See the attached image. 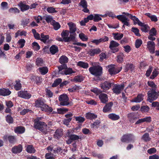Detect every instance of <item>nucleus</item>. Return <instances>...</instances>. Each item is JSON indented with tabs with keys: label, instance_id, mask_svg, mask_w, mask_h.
Returning a JSON list of instances; mask_svg holds the SVG:
<instances>
[{
	"label": "nucleus",
	"instance_id": "nucleus-49",
	"mask_svg": "<svg viewBox=\"0 0 159 159\" xmlns=\"http://www.w3.org/2000/svg\"><path fill=\"white\" fill-rule=\"evenodd\" d=\"M36 64L38 66H42L43 63V61L41 58H38L36 60Z\"/></svg>",
	"mask_w": 159,
	"mask_h": 159
},
{
	"label": "nucleus",
	"instance_id": "nucleus-46",
	"mask_svg": "<svg viewBox=\"0 0 159 159\" xmlns=\"http://www.w3.org/2000/svg\"><path fill=\"white\" fill-rule=\"evenodd\" d=\"M62 81V80L60 78H58L56 79L54 81V82L52 85L53 87H56Z\"/></svg>",
	"mask_w": 159,
	"mask_h": 159
},
{
	"label": "nucleus",
	"instance_id": "nucleus-52",
	"mask_svg": "<svg viewBox=\"0 0 159 159\" xmlns=\"http://www.w3.org/2000/svg\"><path fill=\"white\" fill-rule=\"evenodd\" d=\"M142 43V41L141 40L138 39L136 40L135 46L136 48H139Z\"/></svg>",
	"mask_w": 159,
	"mask_h": 159
},
{
	"label": "nucleus",
	"instance_id": "nucleus-56",
	"mask_svg": "<svg viewBox=\"0 0 159 159\" xmlns=\"http://www.w3.org/2000/svg\"><path fill=\"white\" fill-rule=\"evenodd\" d=\"M100 16L102 17H105L107 16L111 17L112 18L116 17V16L112 12H108L103 15H101Z\"/></svg>",
	"mask_w": 159,
	"mask_h": 159
},
{
	"label": "nucleus",
	"instance_id": "nucleus-31",
	"mask_svg": "<svg viewBox=\"0 0 159 159\" xmlns=\"http://www.w3.org/2000/svg\"><path fill=\"white\" fill-rule=\"evenodd\" d=\"M39 70L41 74L43 75L46 74L48 72V69L46 66L40 67Z\"/></svg>",
	"mask_w": 159,
	"mask_h": 159
},
{
	"label": "nucleus",
	"instance_id": "nucleus-39",
	"mask_svg": "<svg viewBox=\"0 0 159 159\" xmlns=\"http://www.w3.org/2000/svg\"><path fill=\"white\" fill-rule=\"evenodd\" d=\"M52 25L53 26V28L55 30H58L61 27L60 24L55 20L52 21Z\"/></svg>",
	"mask_w": 159,
	"mask_h": 159
},
{
	"label": "nucleus",
	"instance_id": "nucleus-2",
	"mask_svg": "<svg viewBox=\"0 0 159 159\" xmlns=\"http://www.w3.org/2000/svg\"><path fill=\"white\" fill-rule=\"evenodd\" d=\"M90 73L97 77V80H100L102 79L100 77L102 73V68L99 66H96L89 68Z\"/></svg>",
	"mask_w": 159,
	"mask_h": 159
},
{
	"label": "nucleus",
	"instance_id": "nucleus-13",
	"mask_svg": "<svg viewBox=\"0 0 159 159\" xmlns=\"http://www.w3.org/2000/svg\"><path fill=\"white\" fill-rule=\"evenodd\" d=\"M79 5L82 6L83 9L82 11L85 13H89V10L87 8V3L86 0H82L79 3Z\"/></svg>",
	"mask_w": 159,
	"mask_h": 159
},
{
	"label": "nucleus",
	"instance_id": "nucleus-53",
	"mask_svg": "<svg viewBox=\"0 0 159 159\" xmlns=\"http://www.w3.org/2000/svg\"><path fill=\"white\" fill-rule=\"evenodd\" d=\"M79 89L80 88L79 86L75 85L71 88L69 89L68 90L70 92H73L79 90Z\"/></svg>",
	"mask_w": 159,
	"mask_h": 159
},
{
	"label": "nucleus",
	"instance_id": "nucleus-3",
	"mask_svg": "<svg viewBox=\"0 0 159 159\" xmlns=\"http://www.w3.org/2000/svg\"><path fill=\"white\" fill-rule=\"evenodd\" d=\"M148 101L150 102L156 100L159 96V91L157 90L150 89L148 92Z\"/></svg>",
	"mask_w": 159,
	"mask_h": 159
},
{
	"label": "nucleus",
	"instance_id": "nucleus-6",
	"mask_svg": "<svg viewBox=\"0 0 159 159\" xmlns=\"http://www.w3.org/2000/svg\"><path fill=\"white\" fill-rule=\"evenodd\" d=\"M119 45V44L116 41L111 40L110 42L109 48L113 53H115L119 51V49L117 47Z\"/></svg>",
	"mask_w": 159,
	"mask_h": 159
},
{
	"label": "nucleus",
	"instance_id": "nucleus-32",
	"mask_svg": "<svg viewBox=\"0 0 159 159\" xmlns=\"http://www.w3.org/2000/svg\"><path fill=\"white\" fill-rule=\"evenodd\" d=\"M141 139L145 142L150 141L151 138L150 137L149 134L148 133H146L142 136Z\"/></svg>",
	"mask_w": 159,
	"mask_h": 159
},
{
	"label": "nucleus",
	"instance_id": "nucleus-37",
	"mask_svg": "<svg viewBox=\"0 0 159 159\" xmlns=\"http://www.w3.org/2000/svg\"><path fill=\"white\" fill-rule=\"evenodd\" d=\"M27 152L30 153H34L35 150L32 145H29L27 146L26 148Z\"/></svg>",
	"mask_w": 159,
	"mask_h": 159
},
{
	"label": "nucleus",
	"instance_id": "nucleus-38",
	"mask_svg": "<svg viewBox=\"0 0 159 159\" xmlns=\"http://www.w3.org/2000/svg\"><path fill=\"white\" fill-rule=\"evenodd\" d=\"M62 135V131L61 129H57L54 135V137L57 139L61 137Z\"/></svg>",
	"mask_w": 159,
	"mask_h": 159
},
{
	"label": "nucleus",
	"instance_id": "nucleus-4",
	"mask_svg": "<svg viewBox=\"0 0 159 159\" xmlns=\"http://www.w3.org/2000/svg\"><path fill=\"white\" fill-rule=\"evenodd\" d=\"M59 100L60 102V104L61 106H67L70 104L69 98L66 94L60 95L59 97Z\"/></svg>",
	"mask_w": 159,
	"mask_h": 159
},
{
	"label": "nucleus",
	"instance_id": "nucleus-30",
	"mask_svg": "<svg viewBox=\"0 0 159 159\" xmlns=\"http://www.w3.org/2000/svg\"><path fill=\"white\" fill-rule=\"evenodd\" d=\"M141 26V30L144 32H147L149 30V26L145 24L144 23H142V24L141 25H139Z\"/></svg>",
	"mask_w": 159,
	"mask_h": 159
},
{
	"label": "nucleus",
	"instance_id": "nucleus-36",
	"mask_svg": "<svg viewBox=\"0 0 159 159\" xmlns=\"http://www.w3.org/2000/svg\"><path fill=\"white\" fill-rule=\"evenodd\" d=\"M58 73L59 74H61V73H63V71H62L63 70H66L67 68V66L66 64H62V65H61L60 66H58Z\"/></svg>",
	"mask_w": 159,
	"mask_h": 159
},
{
	"label": "nucleus",
	"instance_id": "nucleus-15",
	"mask_svg": "<svg viewBox=\"0 0 159 159\" xmlns=\"http://www.w3.org/2000/svg\"><path fill=\"white\" fill-rule=\"evenodd\" d=\"M67 24L69 27V33L70 34L76 33L75 32L76 30V25L72 22L68 23Z\"/></svg>",
	"mask_w": 159,
	"mask_h": 159
},
{
	"label": "nucleus",
	"instance_id": "nucleus-35",
	"mask_svg": "<svg viewBox=\"0 0 159 159\" xmlns=\"http://www.w3.org/2000/svg\"><path fill=\"white\" fill-rule=\"evenodd\" d=\"M148 84L149 86L151 88L150 89L157 90V86L153 81H148Z\"/></svg>",
	"mask_w": 159,
	"mask_h": 159
},
{
	"label": "nucleus",
	"instance_id": "nucleus-1",
	"mask_svg": "<svg viewBox=\"0 0 159 159\" xmlns=\"http://www.w3.org/2000/svg\"><path fill=\"white\" fill-rule=\"evenodd\" d=\"M40 118H38L34 120V127L44 134H47L49 130L48 127L46 123L39 121Z\"/></svg>",
	"mask_w": 159,
	"mask_h": 159
},
{
	"label": "nucleus",
	"instance_id": "nucleus-5",
	"mask_svg": "<svg viewBox=\"0 0 159 159\" xmlns=\"http://www.w3.org/2000/svg\"><path fill=\"white\" fill-rule=\"evenodd\" d=\"M114 84L113 83H110L106 81L100 84V87L102 89V92H106L111 87V85Z\"/></svg>",
	"mask_w": 159,
	"mask_h": 159
},
{
	"label": "nucleus",
	"instance_id": "nucleus-64",
	"mask_svg": "<svg viewBox=\"0 0 159 159\" xmlns=\"http://www.w3.org/2000/svg\"><path fill=\"white\" fill-rule=\"evenodd\" d=\"M16 84L14 86V88L16 90H20L21 88V84L19 82H17V81H16Z\"/></svg>",
	"mask_w": 159,
	"mask_h": 159
},
{
	"label": "nucleus",
	"instance_id": "nucleus-25",
	"mask_svg": "<svg viewBox=\"0 0 159 159\" xmlns=\"http://www.w3.org/2000/svg\"><path fill=\"white\" fill-rule=\"evenodd\" d=\"M68 58L65 56L63 55L60 57L59 61L62 64H65L66 63H67L68 62Z\"/></svg>",
	"mask_w": 159,
	"mask_h": 159
},
{
	"label": "nucleus",
	"instance_id": "nucleus-42",
	"mask_svg": "<svg viewBox=\"0 0 159 159\" xmlns=\"http://www.w3.org/2000/svg\"><path fill=\"white\" fill-rule=\"evenodd\" d=\"M114 38L115 39L117 40H120L123 36V34H122L114 33Z\"/></svg>",
	"mask_w": 159,
	"mask_h": 159
},
{
	"label": "nucleus",
	"instance_id": "nucleus-21",
	"mask_svg": "<svg viewBox=\"0 0 159 159\" xmlns=\"http://www.w3.org/2000/svg\"><path fill=\"white\" fill-rule=\"evenodd\" d=\"M22 149V147L21 145H19L18 146H15L12 148V152L15 153H16L20 152Z\"/></svg>",
	"mask_w": 159,
	"mask_h": 159
},
{
	"label": "nucleus",
	"instance_id": "nucleus-59",
	"mask_svg": "<svg viewBox=\"0 0 159 159\" xmlns=\"http://www.w3.org/2000/svg\"><path fill=\"white\" fill-rule=\"evenodd\" d=\"M149 108V107L147 106H142L141 107V111L143 112H147L148 111Z\"/></svg>",
	"mask_w": 159,
	"mask_h": 159
},
{
	"label": "nucleus",
	"instance_id": "nucleus-8",
	"mask_svg": "<svg viewBox=\"0 0 159 159\" xmlns=\"http://www.w3.org/2000/svg\"><path fill=\"white\" fill-rule=\"evenodd\" d=\"M116 18L120 21H121L124 24V25L127 26L129 25V20L125 16L123 15H120L117 16Z\"/></svg>",
	"mask_w": 159,
	"mask_h": 159
},
{
	"label": "nucleus",
	"instance_id": "nucleus-60",
	"mask_svg": "<svg viewBox=\"0 0 159 159\" xmlns=\"http://www.w3.org/2000/svg\"><path fill=\"white\" fill-rule=\"evenodd\" d=\"M158 74V71H157L156 69H155L152 72V75L150 76V78L152 79H154L157 76Z\"/></svg>",
	"mask_w": 159,
	"mask_h": 159
},
{
	"label": "nucleus",
	"instance_id": "nucleus-7",
	"mask_svg": "<svg viewBox=\"0 0 159 159\" xmlns=\"http://www.w3.org/2000/svg\"><path fill=\"white\" fill-rule=\"evenodd\" d=\"M124 87L125 85L124 84L119 85L115 84L112 90L114 93L119 94L120 93L121 91L124 89Z\"/></svg>",
	"mask_w": 159,
	"mask_h": 159
},
{
	"label": "nucleus",
	"instance_id": "nucleus-19",
	"mask_svg": "<svg viewBox=\"0 0 159 159\" xmlns=\"http://www.w3.org/2000/svg\"><path fill=\"white\" fill-rule=\"evenodd\" d=\"M69 31L68 30H63L61 34V35L62 38L63 39L64 41L65 42H67V39L69 35Z\"/></svg>",
	"mask_w": 159,
	"mask_h": 159
},
{
	"label": "nucleus",
	"instance_id": "nucleus-12",
	"mask_svg": "<svg viewBox=\"0 0 159 159\" xmlns=\"http://www.w3.org/2000/svg\"><path fill=\"white\" fill-rule=\"evenodd\" d=\"M101 93L99 95V98L101 102L103 103H106L108 101V98L107 94L102 93V91L100 92Z\"/></svg>",
	"mask_w": 159,
	"mask_h": 159
},
{
	"label": "nucleus",
	"instance_id": "nucleus-45",
	"mask_svg": "<svg viewBox=\"0 0 159 159\" xmlns=\"http://www.w3.org/2000/svg\"><path fill=\"white\" fill-rule=\"evenodd\" d=\"M143 96L141 93L139 94L135 98L134 102H141L143 99Z\"/></svg>",
	"mask_w": 159,
	"mask_h": 159
},
{
	"label": "nucleus",
	"instance_id": "nucleus-43",
	"mask_svg": "<svg viewBox=\"0 0 159 159\" xmlns=\"http://www.w3.org/2000/svg\"><path fill=\"white\" fill-rule=\"evenodd\" d=\"M77 65L78 66L84 68H87L89 66L88 63L82 61L79 62Z\"/></svg>",
	"mask_w": 159,
	"mask_h": 159
},
{
	"label": "nucleus",
	"instance_id": "nucleus-10",
	"mask_svg": "<svg viewBox=\"0 0 159 159\" xmlns=\"http://www.w3.org/2000/svg\"><path fill=\"white\" fill-rule=\"evenodd\" d=\"M18 95L20 97L26 99L30 98L31 97V95L27 91H20L18 92Z\"/></svg>",
	"mask_w": 159,
	"mask_h": 159
},
{
	"label": "nucleus",
	"instance_id": "nucleus-18",
	"mask_svg": "<svg viewBox=\"0 0 159 159\" xmlns=\"http://www.w3.org/2000/svg\"><path fill=\"white\" fill-rule=\"evenodd\" d=\"M18 5L20 7V10L22 11L27 10L30 8L29 6L21 2Z\"/></svg>",
	"mask_w": 159,
	"mask_h": 159
},
{
	"label": "nucleus",
	"instance_id": "nucleus-29",
	"mask_svg": "<svg viewBox=\"0 0 159 159\" xmlns=\"http://www.w3.org/2000/svg\"><path fill=\"white\" fill-rule=\"evenodd\" d=\"M25 131V129L24 127L21 126L16 127L15 129V131L16 133L20 134L23 133Z\"/></svg>",
	"mask_w": 159,
	"mask_h": 159
},
{
	"label": "nucleus",
	"instance_id": "nucleus-61",
	"mask_svg": "<svg viewBox=\"0 0 159 159\" xmlns=\"http://www.w3.org/2000/svg\"><path fill=\"white\" fill-rule=\"evenodd\" d=\"M47 11L50 13H54L57 12V11L55 10V8L53 7H49L47 9Z\"/></svg>",
	"mask_w": 159,
	"mask_h": 159
},
{
	"label": "nucleus",
	"instance_id": "nucleus-50",
	"mask_svg": "<svg viewBox=\"0 0 159 159\" xmlns=\"http://www.w3.org/2000/svg\"><path fill=\"white\" fill-rule=\"evenodd\" d=\"M53 155V154L51 152L48 153L46 154L45 158L46 159H55V158Z\"/></svg>",
	"mask_w": 159,
	"mask_h": 159
},
{
	"label": "nucleus",
	"instance_id": "nucleus-14",
	"mask_svg": "<svg viewBox=\"0 0 159 159\" xmlns=\"http://www.w3.org/2000/svg\"><path fill=\"white\" fill-rule=\"evenodd\" d=\"M155 44L153 41H149L147 43V48L150 52L154 53L155 51Z\"/></svg>",
	"mask_w": 159,
	"mask_h": 159
},
{
	"label": "nucleus",
	"instance_id": "nucleus-63",
	"mask_svg": "<svg viewBox=\"0 0 159 159\" xmlns=\"http://www.w3.org/2000/svg\"><path fill=\"white\" fill-rule=\"evenodd\" d=\"M100 57L99 61H103L104 59L106 58V55L104 53H102L99 55Z\"/></svg>",
	"mask_w": 159,
	"mask_h": 159
},
{
	"label": "nucleus",
	"instance_id": "nucleus-9",
	"mask_svg": "<svg viewBox=\"0 0 159 159\" xmlns=\"http://www.w3.org/2000/svg\"><path fill=\"white\" fill-rule=\"evenodd\" d=\"M114 65H111L108 66V67L109 68L108 71L111 75H115L119 72L121 70L122 67L120 69H117L114 67Z\"/></svg>",
	"mask_w": 159,
	"mask_h": 159
},
{
	"label": "nucleus",
	"instance_id": "nucleus-22",
	"mask_svg": "<svg viewBox=\"0 0 159 159\" xmlns=\"http://www.w3.org/2000/svg\"><path fill=\"white\" fill-rule=\"evenodd\" d=\"M127 117L129 121L132 122H133V120L138 119L135 116L134 113L133 112L129 113L127 115Z\"/></svg>",
	"mask_w": 159,
	"mask_h": 159
},
{
	"label": "nucleus",
	"instance_id": "nucleus-23",
	"mask_svg": "<svg viewBox=\"0 0 159 159\" xmlns=\"http://www.w3.org/2000/svg\"><path fill=\"white\" fill-rule=\"evenodd\" d=\"M41 110L42 111H44L47 112H52V109L51 107H49L48 105L44 104L42 107L41 108Z\"/></svg>",
	"mask_w": 159,
	"mask_h": 159
},
{
	"label": "nucleus",
	"instance_id": "nucleus-55",
	"mask_svg": "<svg viewBox=\"0 0 159 159\" xmlns=\"http://www.w3.org/2000/svg\"><path fill=\"white\" fill-rule=\"evenodd\" d=\"M75 120L78 121L79 123H82L84 122L85 120L84 118L81 116L75 117Z\"/></svg>",
	"mask_w": 159,
	"mask_h": 159
},
{
	"label": "nucleus",
	"instance_id": "nucleus-34",
	"mask_svg": "<svg viewBox=\"0 0 159 159\" xmlns=\"http://www.w3.org/2000/svg\"><path fill=\"white\" fill-rule=\"evenodd\" d=\"M43 102L40 99H38L35 102V106L38 107H42L44 104Z\"/></svg>",
	"mask_w": 159,
	"mask_h": 159
},
{
	"label": "nucleus",
	"instance_id": "nucleus-11",
	"mask_svg": "<svg viewBox=\"0 0 159 159\" xmlns=\"http://www.w3.org/2000/svg\"><path fill=\"white\" fill-rule=\"evenodd\" d=\"M69 139L66 140V143L67 144H71L73 141L79 139H80L79 136L75 134H70L68 136Z\"/></svg>",
	"mask_w": 159,
	"mask_h": 159
},
{
	"label": "nucleus",
	"instance_id": "nucleus-20",
	"mask_svg": "<svg viewBox=\"0 0 159 159\" xmlns=\"http://www.w3.org/2000/svg\"><path fill=\"white\" fill-rule=\"evenodd\" d=\"M11 93L8 89H0V95L4 96L9 95Z\"/></svg>",
	"mask_w": 159,
	"mask_h": 159
},
{
	"label": "nucleus",
	"instance_id": "nucleus-47",
	"mask_svg": "<svg viewBox=\"0 0 159 159\" xmlns=\"http://www.w3.org/2000/svg\"><path fill=\"white\" fill-rule=\"evenodd\" d=\"M73 72V71L72 68H69L66 69L64 71H63V73H61V74L69 75L72 74Z\"/></svg>",
	"mask_w": 159,
	"mask_h": 159
},
{
	"label": "nucleus",
	"instance_id": "nucleus-62",
	"mask_svg": "<svg viewBox=\"0 0 159 159\" xmlns=\"http://www.w3.org/2000/svg\"><path fill=\"white\" fill-rule=\"evenodd\" d=\"M149 35L156 36L157 34V31L154 28H152L149 31Z\"/></svg>",
	"mask_w": 159,
	"mask_h": 159
},
{
	"label": "nucleus",
	"instance_id": "nucleus-33",
	"mask_svg": "<svg viewBox=\"0 0 159 159\" xmlns=\"http://www.w3.org/2000/svg\"><path fill=\"white\" fill-rule=\"evenodd\" d=\"M97 117V115L91 113H87L86 114V117L87 119L93 120L96 118Z\"/></svg>",
	"mask_w": 159,
	"mask_h": 159
},
{
	"label": "nucleus",
	"instance_id": "nucleus-51",
	"mask_svg": "<svg viewBox=\"0 0 159 159\" xmlns=\"http://www.w3.org/2000/svg\"><path fill=\"white\" fill-rule=\"evenodd\" d=\"M132 31L137 36H140V34L139 33V30L137 28L132 27Z\"/></svg>",
	"mask_w": 159,
	"mask_h": 159
},
{
	"label": "nucleus",
	"instance_id": "nucleus-48",
	"mask_svg": "<svg viewBox=\"0 0 159 159\" xmlns=\"http://www.w3.org/2000/svg\"><path fill=\"white\" fill-rule=\"evenodd\" d=\"M124 55L122 53L121 54L118 55L117 56V61L119 63H121L123 61V57Z\"/></svg>",
	"mask_w": 159,
	"mask_h": 159
},
{
	"label": "nucleus",
	"instance_id": "nucleus-57",
	"mask_svg": "<svg viewBox=\"0 0 159 159\" xmlns=\"http://www.w3.org/2000/svg\"><path fill=\"white\" fill-rule=\"evenodd\" d=\"M101 15L98 14H95L93 17V20L95 22H98L102 20L101 18L100 17Z\"/></svg>",
	"mask_w": 159,
	"mask_h": 159
},
{
	"label": "nucleus",
	"instance_id": "nucleus-24",
	"mask_svg": "<svg viewBox=\"0 0 159 159\" xmlns=\"http://www.w3.org/2000/svg\"><path fill=\"white\" fill-rule=\"evenodd\" d=\"M108 117L109 119L113 120H117L120 118L119 116L114 113L109 114L108 115Z\"/></svg>",
	"mask_w": 159,
	"mask_h": 159
},
{
	"label": "nucleus",
	"instance_id": "nucleus-41",
	"mask_svg": "<svg viewBox=\"0 0 159 159\" xmlns=\"http://www.w3.org/2000/svg\"><path fill=\"white\" fill-rule=\"evenodd\" d=\"M76 33L70 34L69 37H68L67 39V42H69L70 41H74L75 39Z\"/></svg>",
	"mask_w": 159,
	"mask_h": 159
},
{
	"label": "nucleus",
	"instance_id": "nucleus-16",
	"mask_svg": "<svg viewBox=\"0 0 159 159\" xmlns=\"http://www.w3.org/2000/svg\"><path fill=\"white\" fill-rule=\"evenodd\" d=\"M101 52L99 48H93L90 49L88 53L90 56H93L96 54H99Z\"/></svg>",
	"mask_w": 159,
	"mask_h": 159
},
{
	"label": "nucleus",
	"instance_id": "nucleus-28",
	"mask_svg": "<svg viewBox=\"0 0 159 159\" xmlns=\"http://www.w3.org/2000/svg\"><path fill=\"white\" fill-rule=\"evenodd\" d=\"M50 51L52 54H54L58 51V47L54 45H52L50 48Z\"/></svg>",
	"mask_w": 159,
	"mask_h": 159
},
{
	"label": "nucleus",
	"instance_id": "nucleus-26",
	"mask_svg": "<svg viewBox=\"0 0 159 159\" xmlns=\"http://www.w3.org/2000/svg\"><path fill=\"white\" fill-rule=\"evenodd\" d=\"M132 135L131 134L124 135L121 139V141L123 142H125L130 140V138Z\"/></svg>",
	"mask_w": 159,
	"mask_h": 159
},
{
	"label": "nucleus",
	"instance_id": "nucleus-40",
	"mask_svg": "<svg viewBox=\"0 0 159 159\" xmlns=\"http://www.w3.org/2000/svg\"><path fill=\"white\" fill-rule=\"evenodd\" d=\"M41 39H40V40L44 43H46L47 40L49 38L48 35H45L43 33L41 34Z\"/></svg>",
	"mask_w": 159,
	"mask_h": 159
},
{
	"label": "nucleus",
	"instance_id": "nucleus-27",
	"mask_svg": "<svg viewBox=\"0 0 159 159\" xmlns=\"http://www.w3.org/2000/svg\"><path fill=\"white\" fill-rule=\"evenodd\" d=\"M31 79L37 84H39L41 82L42 79L38 76H33L31 77Z\"/></svg>",
	"mask_w": 159,
	"mask_h": 159
},
{
	"label": "nucleus",
	"instance_id": "nucleus-58",
	"mask_svg": "<svg viewBox=\"0 0 159 159\" xmlns=\"http://www.w3.org/2000/svg\"><path fill=\"white\" fill-rule=\"evenodd\" d=\"M6 120L9 123H12L13 122V119L10 115H7L6 117Z\"/></svg>",
	"mask_w": 159,
	"mask_h": 159
},
{
	"label": "nucleus",
	"instance_id": "nucleus-54",
	"mask_svg": "<svg viewBox=\"0 0 159 159\" xmlns=\"http://www.w3.org/2000/svg\"><path fill=\"white\" fill-rule=\"evenodd\" d=\"M25 40L24 39H20L18 42V43L20 45V48H22L24 46Z\"/></svg>",
	"mask_w": 159,
	"mask_h": 159
},
{
	"label": "nucleus",
	"instance_id": "nucleus-17",
	"mask_svg": "<svg viewBox=\"0 0 159 159\" xmlns=\"http://www.w3.org/2000/svg\"><path fill=\"white\" fill-rule=\"evenodd\" d=\"M113 105V103L112 102H109L108 103H107L103 107V111L104 112H107L110 111Z\"/></svg>",
	"mask_w": 159,
	"mask_h": 159
},
{
	"label": "nucleus",
	"instance_id": "nucleus-44",
	"mask_svg": "<svg viewBox=\"0 0 159 159\" xmlns=\"http://www.w3.org/2000/svg\"><path fill=\"white\" fill-rule=\"evenodd\" d=\"M79 36L80 39L83 41H87L88 39V37L83 33H81L79 34Z\"/></svg>",
	"mask_w": 159,
	"mask_h": 159
}]
</instances>
